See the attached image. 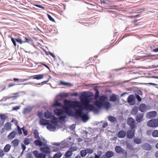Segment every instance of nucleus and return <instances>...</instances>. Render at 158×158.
I'll use <instances>...</instances> for the list:
<instances>
[{"label": "nucleus", "mask_w": 158, "mask_h": 158, "mask_svg": "<svg viewBox=\"0 0 158 158\" xmlns=\"http://www.w3.org/2000/svg\"><path fill=\"white\" fill-rule=\"evenodd\" d=\"M93 94L90 92H84L82 93L80 98L82 102H84L86 104H85V109L87 110L92 111L94 106L89 103L92 99Z\"/></svg>", "instance_id": "f257e3e1"}, {"label": "nucleus", "mask_w": 158, "mask_h": 158, "mask_svg": "<svg viewBox=\"0 0 158 158\" xmlns=\"http://www.w3.org/2000/svg\"><path fill=\"white\" fill-rule=\"evenodd\" d=\"M54 112L58 117L59 119L64 121L66 115L70 116H73V112L70 108L64 109H57L54 110Z\"/></svg>", "instance_id": "f03ea898"}, {"label": "nucleus", "mask_w": 158, "mask_h": 158, "mask_svg": "<svg viewBox=\"0 0 158 158\" xmlns=\"http://www.w3.org/2000/svg\"><path fill=\"white\" fill-rule=\"evenodd\" d=\"M107 99V97L105 95L100 96L99 97V100L95 101L94 104L98 109L104 107L108 109L110 107V104L109 102L106 101Z\"/></svg>", "instance_id": "7ed1b4c3"}, {"label": "nucleus", "mask_w": 158, "mask_h": 158, "mask_svg": "<svg viewBox=\"0 0 158 158\" xmlns=\"http://www.w3.org/2000/svg\"><path fill=\"white\" fill-rule=\"evenodd\" d=\"M85 104H84V106L79 102H76L73 103V106L78 108V110H75V111L74 114L77 113L78 114H79L84 113L83 110L84 109H85Z\"/></svg>", "instance_id": "20e7f679"}, {"label": "nucleus", "mask_w": 158, "mask_h": 158, "mask_svg": "<svg viewBox=\"0 0 158 158\" xmlns=\"http://www.w3.org/2000/svg\"><path fill=\"white\" fill-rule=\"evenodd\" d=\"M73 117H75L76 118H81L84 122H86L89 119L88 114L87 113H83L79 114H78L77 113L74 114L73 113Z\"/></svg>", "instance_id": "39448f33"}, {"label": "nucleus", "mask_w": 158, "mask_h": 158, "mask_svg": "<svg viewBox=\"0 0 158 158\" xmlns=\"http://www.w3.org/2000/svg\"><path fill=\"white\" fill-rule=\"evenodd\" d=\"M147 125L151 127H158V119H154L148 121Z\"/></svg>", "instance_id": "423d86ee"}, {"label": "nucleus", "mask_w": 158, "mask_h": 158, "mask_svg": "<svg viewBox=\"0 0 158 158\" xmlns=\"http://www.w3.org/2000/svg\"><path fill=\"white\" fill-rule=\"evenodd\" d=\"M127 123L130 126L131 129H134L136 127L135 120L132 117H130L127 118Z\"/></svg>", "instance_id": "0eeeda50"}, {"label": "nucleus", "mask_w": 158, "mask_h": 158, "mask_svg": "<svg viewBox=\"0 0 158 158\" xmlns=\"http://www.w3.org/2000/svg\"><path fill=\"white\" fill-rule=\"evenodd\" d=\"M127 102L131 105H134L135 103V96L133 94L130 95L127 99Z\"/></svg>", "instance_id": "6e6552de"}, {"label": "nucleus", "mask_w": 158, "mask_h": 158, "mask_svg": "<svg viewBox=\"0 0 158 158\" xmlns=\"http://www.w3.org/2000/svg\"><path fill=\"white\" fill-rule=\"evenodd\" d=\"M115 150L117 153L123 154L126 157H127V151L125 149H122L120 146H116L115 148Z\"/></svg>", "instance_id": "1a4fd4ad"}, {"label": "nucleus", "mask_w": 158, "mask_h": 158, "mask_svg": "<svg viewBox=\"0 0 158 158\" xmlns=\"http://www.w3.org/2000/svg\"><path fill=\"white\" fill-rule=\"evenodd\" d=\"M34 156L36 158H45L46 155L43 153H39L38 152L35 150L33 152Z\"/></svg>", "instance_id": "9d476101"}, {"label": "nucleus", "mask_w": 158, "mask_h": 158, "mask_svg": "<svg viewBox=\"0 0 158 158\" xmlns=\"http://www.w3.org/2000/svg\"><path fill=\"white\" fill-rule=\"evenodd\" d=\"M157 115V112L155 111H151L147 113L146 117L148 118H151L156 117Z\"/></svg>", "instance_id": "9b49d317"}, {"label": "nucleus", "mask_w": 158, "mask_h": 158, "mask_svg": "<svg viewBox=\"0 0 158 158\" xmlns=\"http://www.w3.org/2000/svg\"><path fill=\"white\" fill-rule=\"evenodd\" d=\"M143 114H138L135 118L136 121L138 123L142 122L143 120Z\"/></svg>", "instance_id": "f8f14e48"}, {"label": "nucleus", "mask_w": 158, "mask_h": 158, "mask_svg": "<svg viewBox=\"0 0 158 158\" xmlns=\"http://www.w3.org/2000/svg\"><path fill=\"white\" fill-rule=\"evenodd\" d=\"M127 137L128 139H131L135 135V131L132 129L128 130L127 132Z\"/></svg>", "instance_id": "ddd939ff"}, {"label": "nucleus", "mask_w": 158, "mask_h": 158, "mask_svg": "<svg viewBox=\"0 0 158 158\" xmlns=\"http://www.w3.org/2000/svg\"><path fill=\"white\" fill-rule=\"evenodd\" d=\"M40 150L42 152L46 154L49 153L51 152V149L48 146L41 147Z\"/></svg>", "instance_id": "4468645a"}, {"label": "nucleus", "mask_w": 158, "mask_h": 158, "mask_svg": "<svg viewBox=\"0 0 158 158\" xmlns=\"http://www.w3.org/2000/svg\"><path fill=\"white\" fill-rule=\"evenodd\" d=\"M50 120L45 119L44 118L41 119L39 121L40 124L42 126L48 125L49 123Z\"/></svg>", "instance_id": "2eb2a0df"}, {"label": "nucleus", "mask_w": 158, "mask_h": 158, "mask_svg": "<svg viewBox=\"0 0 158 158\" xmlns=\"http://www.w3.org/2000/svg\"><path fill=\"white\" fill-rule=\"evenodd\" d=\"M126 135V132L122 130L119 131L117 134V136L119 138H124Z\"/></svg>", "instance_id": "dca6fc26"}, {"label": "nucleus", "mask_w": 158, "mask_h": 158, "mask_svg": "<svg viewBox=\"0 0 158 158\" xmlns=\"http://www.w3.org/2000/svg\"><path fill=\"white\" fill-rule=\"evenodd\" d=\"M143 149L146 150H150L152 149V146L148 143H144L142 146Z\"/></svg>", "instance_id": "f3484780"}, {"label": "nucleus", "mask_w": 158, "mask_h": 158, "mask_svg": "<svg viewBox=\"0 0 158 158\" xmlns=\"http://www.w3.org/2000/svg\"><path fill=\"white\" fill-rule=\"evenodd\" d=\"M37 140H35L34 141V143L35 145L37 146H45V143H43V142L41 141V139H37Z\"/></svg>", "instance_id": "a211bd4d"}, {"label": "nucleus", "mask_w": 158, "mask_h": 158, "mask_svg": "<svg viewBox=\"0 0 158 158\" xmlns=\"http://www.w3.org/2000/svg\"><path fill=\"white\" fill-rule=\"evenodd\" d=\"M52 124L49 123L47 126V129L50 131H54L56 129V127L55 126L52 125Z\"/></svg>", "instance_id": "6ab92c4d"}, {"label": "nucleus", "mask_w": 158, "mask_h": 158, "mask_svg": "<svg viewBox=\"0 0 158 158\" xmlns=\"http://www.w3.org/2000/svg\"><path fill=\"white\" fill-rule=\"evenodd\" d=\"M52 115V113L49 111H47L44 113V116L46 119L51 118Z\"/></svg>", "instance_id": "aec40b11"}, {"label": "nucleus", "mask_w": 158, "mask_h": 158, "mask_svg": "<svg viewBox=\"0 0 158 158\" xmlns=\"http://www.w3.org/2000/svg\"><path fill=\"white\" fill-rule=\"evenodd\" d=\"M16 134L15 131H13L10 132L8 135V138L10 140L13 139L15 137Z\"/></svg>", "instance_id": "412c9836"}, {"label": "nucleus", "mask_w": 158, "mask_h": 158, "mask_svg": "<svg viewBox=\"0 0 158 158\" xmlns=\"http://www.w3.org/2000/svg\"><path fill=\"white\" fill-rule=\"evenodd\" d=\"M33 109V107L31 106H28L24 109L23 113L26 114L31 112Z\"/></svg>", "instance_id": "4be33fe9"}, {"label": "nucleus", "mask_w": 158, "mask_h": 158, "mask_svg": "<svg viewBox=\"0 0 158 158\" xmlns=\"http://www.w3.org/2000/svg\"><path fill=\"white\" fill-rule=\"evenodd\" d=\"M19 140L17 139H15L12 141L11 144L12 146L15 148L18 146L19 144Z\"/></svg>", "instance_id": "5701e85b"}, {"label": "nucleus", "mask_w": 158, "mask_h": 158, "mask_svg": "<svg viewBox=\"0 0 158 158\" xmlns=\"http://www.w3.org/2000/svg\"><path fill=\"white\" fill-rule=\"evenodd\" d=\"M146 108V105L144 104H141L139 105V109L141 112H144Z\"/></svg>", "instance_id": "b1692460"}, {"label": "nucleus", "mask_w": 158, "mask_h": 158, "mask_svg": "<svg viewBox=\"0 0 158 158\" xmlns=\"http://www.w3.org/2000/svg\"><path fill=\"white\" fill-rule=\"evenodd\" d=\"M51 118V120H50L49 123L53 124H56L58 123L57 118L54 115H53Z\"/></svg>", "instance_id": "393cba45"}, {"label": "nucleus", "mask_w": 158, "mask_h": 158, "mask_svg": "<svg viewBox=\"0 0 158 158\" xmlns=\"http://www.w3.org/2000/svg\"><path fill=\"white\" fill-rule=\"evenodd\" d=\"M114 155V152L112 151H108L105 153V156L107 158L112 157Z\"/></svg>", "instance_id": "a878e982"}, {"label": "nucleus", "mask_w": 158, "mask_h": 158, "mask_svg": "<svg viewBox=\"0 0 158 158\" xmlns=\"http://www.w3.org/2000/svg\"><path fill=\"white\" fill-rule=\"evenodd\" d=\"M46 74H40L36 75L34 76L33 78V79L40 80L43 78L44 76L46 75Z\"/></svg>", "instance_id": "bb28decb"}, {"label": "nucleus", "mask_w": 158, "mask_h": 158, "mask_svg": "<svg viewBox=\"0 0 158 158\" xmlns=\"http://www.w3.org/2000/svg\"><path fill=\"white\" fill-rule=\"evenodd\" d=\"M118 98L115 94H113L110 97L109 100L111 102H115L117 101Z\"/></svg>", "instance_id": "cd10ccee"}, {"label": "nucleus", "mask_w": 158, "mask_h": 158, "mask_svg": "<svg viewBox=\"0 0 158 158\" xmlns=\"http://www.w3.org/2000/svg\"><path fill=\"white\" fill-rule=\"evenodd\" d=\"M11 145L10 144H6L3 148V151L5 152H8L10 150L11 148Z\"/></svg>", "instance_id": "c85d7f7f"}, {"label": "nucleus", "mask_w": 158, "mask_h": 158, "mask_svg": "<svg viewBox=\"0 0 158 158\" xmlns=\"http://www.w3.org/2000/svg\"><path fill=\"white\" fill-rule=\"evenodd\" d=\"M34 137L36 139H40V137L39 136L38 131L37 130L35 129L33 132Z\"/></svg>", "instance_id": "c756f323"}, {"label": "nucleus", "mask_w": 158, "mask_h": 158, "mask_svg": "<svg viewBox=\"0 0 158 158\" xmlns=\"http://www.w3.org/2000/svg\"><path fill=\"white\" fill-rule=\"evenodd\" d=\"M138 111V108L137 106H135L131 111V113L133 115H136Z\"/></svg>", "instance_id": "7c9ffc66"}, {"label": "nucleus", "mask_w": 158, "mask_h": 158, "mask_svg": "<svg viewBox=\"0 0 158 158\" xmlns=\"http://www.w3.org/2000/svg\"><path fill=\"white\" fill-rule=\"evenodd\" d=\"M4 127L6 130H9L11 128V124L9 122H7L5 124Z\"/></svg>", "instance_id": "2f4dec72"}, {"label": "nucleus", "mask_w": 158, "mask_h": 158, "mask_svg": "<svg viewBox=\"0 0 158 158\" xmlns=\"http://www.w3.org/2000/svg\"><path fill=\"white\" fill-rule=\"evenodd\" d=\"M52 106H61L62 104L61 102H59L58 100H56L54 102Z\"/></svg>", "instance_id": "473e14b6"}, {"label": "nucleus", "mask_w": 158, "mask_h": 158, "mask_svg": "<svg viewBox=\"0 0 158 158\" xmlns=\"http://www.w3.org/2000/svg\"><path fill=\"white\" fill-rule=\"evenodd\" d=\"M94 89L95 91L94 97L95 99H97L99 98V92L98 89L96 88H95Z\"/></svg>", "instance_id": "72a5a7b5"}, {"label": "nucleus", "mask_w": 158, "mask_h": 158, "mask_svg": "<svg viewBox=\"0 0 158 158\" xmlns=\"http://www.w3.org/2000/svg\"><path fill=\"white\" fill-rule=\"evenodd\" d=\"M108 119L112 123H114L116 121V118L111 116H108Z\"/></svg>", "instance_id": "f704fd0d"}, {"label": "nucleus", "mask_w": 158, "mask_h": 158, "mask_svg": "<svg viewBox=\"0 0 158 158\" xmlns=\"http://www.w3.org/2000/svg\"><path fill=\"white\" fill-rule=\"evenodd\" d=\"M12 95H15L10 97L8 98V99L12 98L13 100H15L17 98H18L19 96V93H14L12 94Z\"/></svg>", "instance_id": "c9c22d12"}, {"label": "nucleus", "mask_w": 158, "mask_h": 158, "mask_svg": "<svg viewBox=\"0 0 158 158\" xmlns=\"http://www.w3.org/2000/svg\"><path fill=\"white\" fill-rule=\"evenodd\" d=\"M73 154L72 151H71L69 150L67 151L65 154L64 156L66 157H69L71 156Z\"/></svg>", "instance_id": "e433bc0d"}, {"label": "nucleus", "mask_w": 158, "mask_h": 158, "mask_svg": "<svg viewBox=\"0 0 158 158\" xmlns=\"http://www.w3.org/2000/svg\"><path fill=\"white\" fill-rule=\"evenodd\" d=\"M87 152L86 149L82 150L81 151V156L82 157H85L87 154Z\"/></svg>", "instance_id": "4c0bfd02"}, {"label": "nucleus", "mask_w": 158, "mask_h": 158, "mask_svg": "<svg viewBox=\"0 0 158 158\" xmlns=\"http://www.w3.org/2000/svg\"><path fill=\"white\" fill-rule=\"evenodd\" d=\"M8 36L10 38H11V40L12 42L13 43L14 45L16 47L17 45L16 43V38L15 39L13 38L10 35H9Z\"/></svg>", "instance_id": "58836bf2"}, {"label": "nucleus", "mask_w": 158, "mask_h": 158, "mask_svg": "<svg viewBox=\"0 0 158 158\" xmlns=\"http://www.w3.org/2000/svg\"><path fill=\"white\" fill-rule=\"evenodd\" d=\"M152 135L155 137H158V130H154L152 133Z\"/></svg>", "instance_id": "ea45409f"}, {"label": "nucleus", "mask_w": 158, "mask_h": 158, "mask_svg": "<svg viewBox=\"0 0 158 158\" xmlns=\"http://www.w3.org/2000/svg\"><path fill=\"white\" fill-rule=\"evenodd\" d=\"M62 156V154L60 152H58L55 154L53 156V158H60Z\"/></svg>", "instance_id": "a19ab883"}, {"label": "nucleus", "mask_w": 158, "mask_h": 158, "mask_svg": "<svg viewBox=\"0 0 158 158\" xmlns=\"http://www.w3.org/2000/svg\"><path fill=\"white\" fill-rule=\"evenodd\" d=\"M24 38L25 40L23 41V43H30L32 42V40L31 39H28L27 37H24Z\"/></svg>", "instance_id": "79ce46f5"}, {"label": "nucleus", "mask_w": 158, "mask_h": 158, "mask_svg": "<svg viewBox=\"0 0 158 158\" xmlns=\"http://www.w3.org/2000/svg\"><path fill=\"white\" fill-rule=\"evenodd\" d=\"M134 142L136 144H139L141 142V140L140 139L135 138L134 139Z\"/></svg>", "instance_id": "37998d69"}, {"label": "nucleus", "mask_w": 158, "mask_h": 158, "mask_svg": "<svg viewBox=\"0 0 158 158\" xmlns=\"http://www.w3.org/2000/svg\"><path fill=\"white\" fill-rule=\"evenodd\" d=\"M37 115L38 116L39 118L41 119L43 118L44 117V114L42 112L39 111L38 112L37 114Z\"/></svg>", "instance_id": "c03bdc74"}, {"label": "nucleus", "mask_w": 158, "mask_h": 158, "mask_svg": "<svg viewBox=\"0 0 158 158\" xmlns=\"http://www.w3.org/2000/svg\"><path fill=\"white\" fill-rule=\"evenodd\" d=\"M127 148L130 150H132L133 149V148L131 145L128 142L126 143Z\"/></svg>", "instance_id": "a18cd8bd"}, {"label": "nucleus", "mask_w": 158, "mask_h": 158, "mask_svg": "<svg viewBox=\"0 0 158 158\" xmlns=\"http://www.w3.org/2000/svg\"><path fill=\"white\" fill-rule=\"evenodd\" d=\"M7 117L6 114H2L1 115L0 118H1V119L3 121V120H5L7 118Z\"/></svg>", "instance_id": "49530a36"}, {"label": "nucleus", "mask_w": 158, "mask_h": 158, "mask_svg": "<svg viewBox=\"0 0 158 158\" xmlns=\"http://www.w3.org/2000/svg\"><path fill=\"white\" fill-rule=\"evenodd\" d=\"M48 77H49V78L48 79V80L47 81H43L41 83H35L34 84L36 85H41V84H42V85H43V83H46L47 82H48V81L49 80V79L50 78V77L49 76H48Z\"/></svg>", "instance_id": "de8ad7c7"}, {"label": "nucleus", "mask_w": 158, "mask_h": 158, "mask_svg": "<svg viewBox=\"0 0 158 158\" xmlns=\"http://www.w3.org/2000/svg\"><path fill=\"white\" fill-rule=\"evenodd\" d=\"M30 141L28 138H25L24 140V143L26 145H28L30 143Z\"/></svg>", "instance_id": "09e8293b"}, {"label": "nucleus", "mask_w": 158, "mask_h": 158, "mask_svg": "<svg viewBox=\"0 0 158 158\" xmlns=\"http://www.w3.org/2000/svg\"><path fill=\"white\" fill-rule=\"evenodd\" d=\"M21 106H17L15 107H14L12 108V111H16L20 109V107Z\"/></svg>", "instance_id": "8fccbe9b"}, {"label": "nucleus", "mask_w": 158, "mask_h": 158, "mask_svg": "<svg viewBox=\"0 0 158 158\" xmlns=\"http://www.w3.org/2000/svg\"><path fill=\"white\" fill-rule=\"evenodd\" d=\"M135 98L139 102H141L142 101L141 97L138 94L135 95Z\"/></svg>", "instance_id": "3c124183"}, {"label": "nucleus", "mask_w": 158, "mask_h": 158, "mask_svg": "<svg viewBox=\"0 0 158 158\" xmlns=\"http://www.w3.org/2000/svg\"><path fill=\"white\" fill-rule=\"evenodd\" d=\"M86 150L87 153L92 154L93 152V150L90 148H87Z\"/></svg>", "instance_id": "603ef678"}, {"label": "nucleus", "mask_w": 158, "mask_h": 158, "mask_svg": "<svg viewBox=\"0 0 158 158\" xmlns=\"http://www.w3.org/2000/svg\"><path fill=\"white\" fill-rule=\"evenodd\" d=\"M83 133L84 135V136L85 138H86L87 136V135L89 134V132L86 130H84L83 131Z\"/></svg>", "instance_id": "864d4df0"}, {"label": "nucleus", "mask_w": 158, "mask_h": 158, "mask_svg": "<svg viewBox=\"0 0 158 158\" xmlns=\"http://www.w3.org/2000/svg\"><path fill=\"white\" fill-rule=\"evenodd\" d=\"M26 158H34L32 156V154L31 153H27L26 155Z\"/></svg>", "instance_id": "5fc2aeb1"}, {"label": "nucleus", "mask_w": 158, "mask_h": 158, "mask_svg": "<svg viewBox=\"0 0 158 158\" xmlns=\"http://www.w3.org/2000/svg\"><path fill=\"white\" fill-rule=\"evenodd\" d=\"M48 16L49 19L53 22H55V20L52 18V17L49 15H48Z\"/></svg>", "instance_id": "6e6d98bb"}, {"label": "nucleus", "mask_w": 158, "mask_h": 158, "mask_svg": "<svg viewBox=\"0 0 158 158\" xmlns=\"http://www.w3.org/2000/svg\"><path fill=\"white\" fill-rule=\"evenodd\" d=\"M16 42L19 43L20 44H22L23 43V41L19 38H16Z\"/></svg>", "instance_id": "4d7b16f0"}, {"label": "nucleus", "mask_w": 158, "mask_h": 158, "mask_svg": "<svg viewBox=\"0 0 158 158\" xmlns=\"http://www.w3.org/2000/svg\"><path fill=\"white\" fill-rule=\"evenodd\" d=\"M17 128L18 129V131L19 134H22V131L21 129L19 126H17Z\"/></svg>", "instance_id": "13d9d810"}, {"label": "nucleus", "mask_w": 158, "mask_h": 158, "mask_svg": "<svg viewBox=\"0 0 158 158\" xmlns=\"http://www.w3.org/2000/svg\"><path fill=\"white\" fill-rule=\"evenodd\" d=\"M4 151L1 149H0V157H2L4 155Z\"/></svg>", "instance_id": "bf43d9fd"}, {"label": "nucleus", "mask_w": 158, "mask_h": 158, "mask_svg": "<svg viewBox=\"0 0 158 158\" xmlns=\"http://www.w3.org/2000/svg\"><path fill=\"white\" fill-rule=\"evenodd\" d=\"M76 127V124H73L71 125L70 127V128L71 130H73Z\"/></svg>", "instance_id": "052dcab7"}, {"label": "nucleus", "mask_w": 158, "mask_h": 158, "mask_svg": "<svg viewBox=\"0 0 158 158\" xmlns=\"http://www.w3.org/2000/svg\"><path fill=\"white\" fill-rule=\"evenodd\" d=\"M69 150H70L71 151H72V152L73 151H75L77 150V149L76 147H72L70 148H69Z\"/></svg>", "instance_id": "680f3d73"}, {"label": "nucleus", "mask_w": 158, "mask_h": 158, "mask_svg": "<svg viewBox=\"0 0 158 158\" xmlns=\"http://www.w3.org/2000/svg\"><path fill=\"white\" fill-rule=\"evenodd\" d=\"M92 111L95 113H98L99 112V109H98L95 108L94 107Z\"/></svg>", "instance_id": "e2e57ef3"}, {"label": "nucleus", "mask_w": 158, "mask_h": 158, "mask_svg": "<svg viewBox=\"0 0 158 158\" xmlns=\"http://www.w3.org/2000/svg\"><path fill=\"white\" fill-rule=\"evenodd\" d=\"M4 124V122L1 119V118H0V128L3 126Z\"/></svg>", "instance_id": "0e129e2a"}, {"label": "nucleus", "mask_w": 158, "mask_h": 158, "mask_svg": "<svg viewBox=\"0 0 158 158\" xmlns=\"http://www.w3.org/2000/svg\"><path fill=\"white\" fill-rule=\"evenodd\" d=\"M21 147L23 149V152L26 148V147L24 144H21Z\"/></svg>", "instance_id": "69168bd1"}, {"label": "nucleus", "mask_w": 158, "mask_h": 158, "mask_svg": "<svg viewBox=\"0 0 158 158\" xmlns=\"http://www.w3.org/2000/svg\"><path fill=\"white\" fill-rule=\"evenodd\" d=\"M15 85V84H14V83H11L9 84L8 86L9 87H10L14 86Z\"/></svg>", "instance_id": "338daca9"}, {"label": "nucleus", "mask_w": 158, "mask_h": 158, "mask_svg": "<svg viewBox=\"0 0 158 158\" xmlns=\"http://www.w3.org/2000/svg\"><path fill=\"white\" fill-rule=\"evenodd\" d=\"M107 125H108L107 123L106 122H104L103 123V124L102 125V127L104 128H105L107 126Z\"/></svg>", "instance_id": "774afa93"}]
</instances>
